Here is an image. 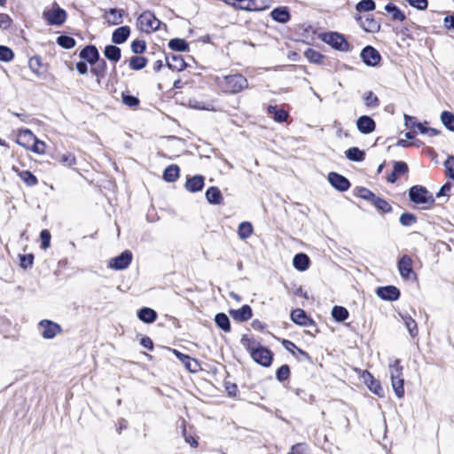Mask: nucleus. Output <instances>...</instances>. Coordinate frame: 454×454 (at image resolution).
<instances>
[{
    "instance_id": "nucleus-1",
    "label": "nucleus",
    "mask_w": 454,
    "mask_h": 454,
    "mask_svg": "<svg viewBox=\"0 0 454 454\" xmlns=\"http://www.w3.org/2000/svg\"><path fill=\"white\" fill-rule=\"evenodd\" d=\"M218 83L226 93H238L247 87V80L241 74L226 75Z\"/></svg>"
},
{
    "instance_id": "nucleus-2",
    "label": "nucleus",
    "mask_w": 454,
    "mask_h": 454,
    "mask_svg": "<svg viewBox=\"0 0 454 454\" xmlns=\"http://www.w3.org/2000/svg\"><path fill=\"white\" fill-rule=\"evenodd\" d=\"M160 24L161 22L149 11L141 13L137 20L138 29L147 34L158 30Z\"/></svg>"
},
{
    "instance_id": "nucleus-3",
    "label": "nucleus",
    "mask_w": 454,
    "mask_h": 454,
    "mask_svg": "<svg viewBox=\"0 0 454 454\" xmlns=\"http://www.w3.org/2000/svg\"><path fill=\"white\" fill-rule=\"evenodd\" d=\"M410 199L416 204H429L432 205L434 202V199L431 192H429L425 187L415 185L410 189L409 192Z\"/></svg>"
},
{
    "instance_id": "nucleus-4",
    "label": "nucleus",
    "mask_w": 454,
    "mask_h": 454,
    "mask_svg": "<svg viewBox=\"0 0 454 454\" xmlns=\"http://www.w3.org/2000/svg\"><path fill=\"white\" fill-rule=\"evenodd\" d=\"M322 40L330 44L332 47L338 51H348V43L344 36L336 32L325 33L322 35Z\"/></svg>"
},
{
    "instance_id": "nucleus-5",
    "label": "nucleus",
    "mask_w": 454,
    "mask_h": 454,
    "mask_svg": "<svg viewBox=\"0 0 454 454\" xmlns=\"http://www.w3.org/2000/svg\"><path fill=\"white\" fill-rule=\"evenodd\" d=\"M132 261V254L130 251L126 250L122 252L120 255L111 259L108 266L116 270H121L130 264Z\"/></svg>"
},
{
    "instance_id": "nucleus-6",
    "label": "nucleus",
    "mask_w": 454,
    "mask_h": 454,
    "mask_svg": "<svg viewBox=\"0 0 454 454\" xmlns=\"http://www.w3.org/2000/svg\"><path fill=\"white\" fill-rule=\"evenodd\" d=\"M251 357L254 362L262 365L269 366L271 364L272 356L270 351L263 347L259 346L251 354Z\"/></svg>"
},
{
    "instance_id": "nucleus-7",
    "label": "nucleus",
    "mask_w": 454,
    "mask_h": 454,
    "mask_svg": "<svg viewBox=\"0 0 454 454\" xmlns=\"http://www.w3.org/2000/svg\"><path fill=\"white\" fill-rule=\"evenodd\" d=\"M43 17L51 25H61L65 22L67 13L63 9L54 8L43 12Z\"/></svg>"
},
{
    "instance_id": "nucleus-8",
    "label": "nucleus",
    "mask_w": 454,
    "mask_h": 454,
    "mask_svg": "<svg viewBox=\"0 0 454 454\" xmlns=\"http://www.w3.org/2000/svg\"><path fill=\"white\" fill-rule=\"evenodd\" d=\"M39 327L44 339H52L61 331L58 324L50 320H42L39 323Z\"/></svg>"
},
{
    "instance_id": "nucleus-9",
    "label": "nucleus",
    "mask_w": 454,
    "mask_h": 454,
    "mask_svg": "<svg viewBox=\"0 0 454 454\" xmlns=\"http://www.w3.org/2000/svg\"><path fill=\"white\" fill-rule=\"evenodd\" d=\"M361 58L365 65L375 67L380 60V53L372 46H366L361 52Z\"/></svg>"
},
{
    "instance_id": "nucleus-10",
    "label": "nucleus",
    "mask_w": 454,
    "mask_h": 454,
    "mask_svg": "<svg viewBox=\"0 0 454 454\" xmlns=\"http://www.w3.org/2000/svg\"><path fill=\"white\" fill-rule=\"evenodd\" d=\"M362 378L364 384L372 393L380 397L384 396L383 387H381L379 381L374 380L373 376L370 372H364Z\"/></svg>"
},
{
    "instance_id": "nucleus-11",
    "label": "nucleus",
    "mask_w": 454,
    "mask_h": 454,
    "mask_svg": "<svg viewBox=\"0 0 454 454\" xmlns=\"http://www.w3.org/2000/svg\"><path fill=\"white\" fill-rule=\"evenodd\" d=\"M398 270L403 278H411V275L414 273L412 270V260L410 256L403 255L400 258L398 262Z\"/></svg>"
},
{
    "instance_id": "nucleus-12",
    "label": "nucleus",
    "mask_w": 454,
    "mask_h": 454,
    "mask_svg": "<svg viewBox=\"0 0 454 454\" xmlns=\"http://www.w3.org/2000/svg\"><path fill=\"white\" fill-rule=\"evenodd\" d=\"M357 129L363 134H370L375 130V121L367 115L359 117L356 121Z\"/></svg>"
},
{
    "instance_id": "nucleus-13",
    "label": "nucleus",
    "mask_w": 454,
    "mask_h": 454,
    "mask_svg": "<svg viewBox=\"0 0 454 454\" xmlns=\"http://www.w3.org/2000/svg\"><path fill=\"white\" fill-rule=\"evenodd\" d=\"M125 15L124 10H118L115 8H112L109 11L106 12L104 18L109 25L116 26L120 25L123 22V17Z\"/></svg>"
},
{
    "instance_id": "nucleus-14",
    "label": "nucleus",
    "mask_w": 454,
    "mask_h": 454,
    "mask_svg": "<svg viewBox=\"0 0 454 454\" xmlns=\"http://www.w3.org/2000/svg\"><path fill=\"white\" fill-rule=\"evenodd\" d=\"M377 294L386 301H396L400 296V291L395 286H387L378 288Z\"/></svg>"
},
{
    "instance_id": "nucleus-15",
    "label": "nucleus",
    "mask_w": 454,
    "mask_h": 454,
    "mask_svg": "<svg viewBox=\"0 0 454 454\" xmlns=\"http://www.w3.org/2000/svg\"><path fill=\"white\" fill-rule=\"evenodd\" d=\"M35 137H36L33 134V132L30 129H20L16 139V143L28 150Z\"/></svg>"
},
{
    "instance_id": "nucleus-16",
    "label": "nucleus",
    "mask_w": 454,
    "mask_h": 454,
    "mask_svg": "<svg viewBox=\"0 0 454 454\" xmlns=\"http://www.w3.org/2000/svg\"><path fill=\"white\" fill-rule=\"evenodd\" d=\"M328 180L333 187L342 192L347 191L350 186L346 177L334 172L329 174Z\"/></svg>"
},
{
    "instance_id": "nucleus-17",
    "label": "nucleus",
    "mask_w": 454,
    "mask_h": 454,
    "mask_svg": "<svg viewBox=\"0 0 454 454\" xmlns=\"http://www.w3.org/2000/svg\"><path fill=\"white\" fill-rule=\"evenodd\" d=\"M166 62L168 67L173 71H182L185 68L186 64L178 54H172L166 57Z\"/></svg>"
},
{
    "instance_id": "nucleus-18",
    "label": "nucleus",
    "mask_w": 454,
    "mask_h": 454,
    "mask_svg": "<svg viewBox=\"0 0 454 454\" xmlns=\"http://www.w3.org/2000/svg\"><path fill=\"white\" fill-rule=\"evenodd\" d=\"M230 313L235 320L239 322L247 321L253 316L252 309L248 305H244L239 309H232Z\"/></svg>"
},
{
    "instance_id": "nucleus-19",
    "label": "nucleus",
    "mask_w": 454,
    "mask_h": 454,
    "mask_svg": "<svg viewBox=\"0 0 454 454\" xmlns=\"http://www.w3.org/2000/svg\"><path fill=\"white\" fill-rule=\"evenodd\" d=\"M174 353L176 355V356L184 364V366L186 367V369L192 372H195L199 370L200 368V364H198V362L190 357L189 356L187 355H184L177 350H174Z\"/></svg>"
},
{
    "instance_id": "nucleus-20",
    "label": "nucleus",
    "mask_w": 454,
    "mask_h": 454,
    "mask_svg": "<svg viewBox=\"0 0 454 454\" xmlns=\"http://www.w3.org/2000/svg\"><path fill=\"white\" fill-rule=\"evenodd\" d=\"M12 169L20 176V178L27 185L35 186L37 184L38 180L35 175L28 170H20L16 166H12Z\"/></svg>"
},
{
    "instance_id": "nucleus-21",
    "label": "nucleus",
    "mask_w": 454,
    "mask_h": 454,
    "mask_svg": "<svg viewBox=\"0 0 454 454\" xmlns=\"http://www.w3.org/2000/svg\"><path fill=\"white\" fill-rule=\"evenodd\" d=\"M80 58L87 60L90 64H95L98 60L99 54L95 46L90 45L82 50Z\"/></svg>"
},
{
    "instance_id": "nucleus-22",
    "label": "nucleus",
    "mask_w": 454,
    "mask_h": 454,
    "mask_svg": "<svg viewBox=\"0 0 454 454\" xmlns=\"http://www.w3.org/2000/svg\"><path fill=\"white\" fill-rule=\"evenodd\" d=\"M204 186V177L202 176H194L187 179L185 188L191 192H197L202 190Z\"/></svg>"
},
{
    "instance_id": "nucleus-23",
    "label": "nucleus",
    "mask_w": 454,
    "mask_h": 454,
    "mask_svg": "<svg viewBox=\"0 0 454 454\" xmlns=\"http://www.w3.org/2000/svg\"><path fill=\"white\" fill-rule=\"evenodd\" d=\"M130 34V28L127 26L118 27L112 35V41L114 43L121 44L126 42Z\"/></svg>"
},
{
    "instance_id": "nucleus-24",
    "label": "nucleus",
    "mask_w": 454,
    "mask_h": 454,
    "mask_svg": "<svg viewBox=\"0 0 454 454\" xmlns=\"http://www.w3.org/2000/svg\"><path fill=\"white\" fill-rule=\"evenodd\" d=\"M205 196L210 204L218 205L223 200L221 191L215 186L209 187L207 190Z\"/></svg>"
},
{
    "instance_id": "nucleus-25",
    "label": "nucleus",
    "mask_w": 454,
    "mask_h": 454,
    "mask_svg": "<svg viewBox=\"0 0 454 454\" xmlns=\"http://www.w3.org/2000/svg\"><path fill=\"white\" fill-rule=\"evenodd\" d=\"M293 264L298 270H306L309 266V259L305 254H298L294 257Z\"/></svg>"
},
{
    "instance_id": "nucleus-26",
    "label": "nucleus",
    "mask_w": 454,
    "mask_h": 454,
    "mask_svg": "<svg viewBox=\"0 0 454 454\" xmlns=\"http://www.w3.org/2000/svg\"><path fill=\"white\" fill-rule=\"evenodd\" d=\"M291 318L294 323L300 325H308L309 324L311 323V321L306 316L304 310L301 309H296L293 310L291 313Z\"/></svg>"
},
{
    "instance_id": "nucleus-27",
    "label": "nucleus",
    "mask_w": 454,
    "mask_h": 454,
    "mask_svg": "<svg viewBox=\"0 0 454 454\" xmlns=\"http://www.w3.org/2000/svg\"><path fill=\"white\" fill-rule=\"evenodd\" d=\"M137 317L141 321L151 324L156 320L157 313L150 308H143L138 311Z\"/></svg>"
},
{
    "instance_id": "nucleus-28",
    "label": "nucleus",
    "mask_w": 454,
    "mask_h": 454,
    "mask_svg": "<svg viewBox=\"0 0 454 454\" xmlns=\"http://www.w3.org/2000/svg\"><path fill=\"white\" fill-rule=\"evenodd\" d=\"M271 18L278 22L286 23L290 19V14L286 8H276L270 13Z\"/></svg>"
},
{
    "instance_id": "nucleus-29",
    "label": "nucleus",
    "mask_w": 454,
    "mask_h": 454,
    "mask_svg": "<svg viewBox=\"0 0 454 454\" xmlns=\"http://www.w3.org/2000/svg\"><path fill=\"white\" fill-rule=\"evenodd\" d=\"M104 54L109 60L118 62L121 59V49L114 45H108L105 48Z\"/></svg>"
},
{
    "instance_id": "nucleus-30",
    "label": "nucleus",
    "mask_w": 454,
    "mask_h": 454,
    "mask_svg": "<svg viewBox=\"0 0 454 454\" xmlns=\"http://www.w3.org/2000/svg\"><path fill=\"white\" fill-rule=\"evenodd\" d=\"M269 114L273 115L274 121L278 122H284L286 121L288 117V114L286 111L283 109H278L275 106H269L268 107Z\"/></svg>"
},
{
    "instance_id": "nucleus-31",
    "label": "nucleus",
    "mask_w": 454,
    "mask_h": 454,
    "mask_svg": "<svg viewBox=\"0 0 454 454\" xmlns=\"http://www.w3.org/2000/svg\"><path fill=\"white\" fill-rule=\"evenodd\" d=\"M216 325L223 331L228 333L231 331V323L229 317L224 313H218L215 317Z\"/></svg>"
},
{
    "instance_id": "nucleus-32",
    "label": "nucleus",
    "mask_w": 454,
    "mask_h": 454,
    "mask_svg": "<svg viewBox=\"0 0 454 454\" xmlns=\"http://www.w3.org/2000/svg\"><path fill=\"white\" fill-rule=\"evenodd\" d=\"M403 369V368L400 364V361L398 359H395L392 363H390L388 366L390 380L402 378Z\"/></svg>"
},
{
    "instance_id": "nucleus-33",
    "label": "nucleus",
    "mask_w": 454,
    "mask_h": 454,
    "mask_svg": "<svg viewBox=\"0 0 454 454\" xmlns=\"http://www.w3.org/2000/svg\"><path fill=\"white\" fill-rule=\"evenodd\" d=\"M385 11L391 14L394 20L403 21L405 20V15L403 12H401V10L393 4H387L385 6Z\"/></svg>"
},
{
    "instance_id": "nucleus-34",
    "label": "nucleus",
    "mask_w": 454,
    "mask_h": 454,
    "mask_svg": "<svg viewBox=\"0 0 454 454\" xmlns=\"http://www.w3.org/2000/svg\"><path fill=\"white\" fill-rule=\"evenodd\" d=\"M403 324L405 325L410 335L414 338L418 335V325L416 321L410 316H402Z\"/></svg>"
},
{
    "instance_id": "nucleus-35",
    "label": "nucleus",
    "mask_w": 454,
    "mask_h": 454,
    "mask_svg": "<svg viewBox=\"0 0 454 454\" xmlns=\"http://www.w3.org/2000/svg\"><path fill=\"white\" fill-rule=\"evenodd\" d=\"M106 71V64L105 60L98 62L97 65L91 69V73L96 76L98 83L105 78Z\"/></svg>"
},
{
    "instance_id": "nucleus-36",
    "label": "nucleus",
    "mask_w": 454,
    "mask_h": 454,
    "mask_svg": "<svg viewBox=\"0 0 454 454\" xmlns=\"http://www.w3.org/2000/svg\"><path fill=\"white\" fill-rule=\"evenodd\" d=\"M179 176V168L176 165L168 166L163 174V178L167 182H175Z\"/></svg>"
},
{
    "instance_id": "nucleus-37",
    "label": "nucleus",
    "mask_w": 454,
    "mask_h": 454,
    "mask_svg": "<svg viewBox=\"0 0 454 454\" xmlns=\"http://www.w3.org/2000/svg\"><path fill=\"white\" fill-rule=\"evenodd\" d=\"M58 160L65 167L72 168L76 164V158L71 153H65L57 156Z\"/></svg>"
},
{
    "instance_id": "nucleus-38",
    "label": "nucleus",
    "mask_w": 454,
    "mask_h": 454,
    "mask_svg": "<svg viewBox=\"0 0 454 454\" xmlns=\"http://www.w3.org/2000/svg\"><path fill=\"white\" fill-rule=\"evenodd\" d=\"M225 4L235 8L245 11L251 10V0H224Z\"/></svg>"
},
{
    "instance_id": "nucleus-39",
    "label": "nucleus",
    "mask_w": 454,
    "mask_h": 454,
    "mask_svg": "<svg viewBox=\"0 0 454 454\" xmlns=\"http://www.w3.org/2000/svg\"><path fill=\"white\" fill-rule=\"evenodd\" d=\"M253 233V226L248 222H243L239 225L238 234L241 239H247Z\"/></svg>"
},
{
    "instance_id": "nucleus-40",
    "label": "nucleus",
    "mask_w": 454,
    "mask_h": 454,
    "mask_svg": "<svg viewBox=\"0 0 454 454\" xmlns=\"http://www.w3.org/2000/svg\"><path fill=\"white\" fill-rule=\"evenodd\" d=\"M333 317L338 321L342 322L348 317V311L341 306H334L332 309Z\"/></svg>"
},
{
    "instance_id": "nucleus-41",
    "label": "nucleus",
    "mask_w": 454,
    "mask_h": 454,
    "mask_svg": "<svg viewBox=\"0 0 454 454\" xmlns=\"http://www.w3.org/2000/svg\"><path fill=\"white\" fill-rule=\"evenodd\" d=\"M168 46L173 51H186L189 49L188 43L184 39H171L168 43Z\"/></svg>"
},
{
    "instance_id": "nucleus-42",
    "label": "nucleus",
    "mask_w": 454,
    "mask_h": 454,
    "mask_svg": "<svg viewBox=\"0 0 454 454\" xmlns=\"http://www.w3.org/2000/svg\"><path fill=\"white\" fill-rule=\"evenodd\" d=\"M392 388L398 398L404 395L403 377L391 380Z\"/></svg>"
},
{
    "instance_id": "nucleus-43",
    "label": "nucleus",
    "mask_w": 454,
    "mask_h": 454,
    "mask_svg": "<svg viewBox=\"0 0 454 454\" xmlns=\"http://www.w3.org/2000/svg\"><path fill=\"white\" fill-rule=\"evenodd\" d=\"M346 156L350 160L362 161L364 159V153L357 147H352L346 151Z\"/></svg>"
},
{
    "instance_id": "nucleus-44",
    "label": "nucleus",
    "mask_w": 454,
    "mask_h": 454,
    "mask_svg": "<svg viewBox=\"0 0 454 454\" xmlns=\"http://www.w3.org/2000/svg\"><path fill=\"white\" fill-rule=\"evenodd\" d=\"M442 124L450 131L454 132V114L448 111H443L441 114Z\"/></svg>"
},
{
    "instance_id": "nucleus-45",
    "label": "nucleus",
    "mask_w": 454,
    "mask_h": 454,
    "mask_svg": "<svg viewBox=\"0 0 454 454\" xmlns=\"http://www.w3.org/2000/svg\"><path fill=\"white\" fill-rule=\"evenodd\" d=\"M28 150L36 154L43 155L46 152V145L44 142L35 137Z\"/></svg>"
},
{
    "instance_id": "nucleus-46",
    "label": "nucleus",
    "mask_w": 454,
    "mask_h": 454,
    "mask_svg": "<svg viewBox=\"0 0 454 454\" xmlns=\"http://www.w3.org/2000/svg\"><path fill=\"white\" fill-rule=\"evenodd\" d=\"M147 60L144 57L135 56L129 60V67L133 70H140L146 66Z\"/></svg>"
},
{
    "instance_id": "nucleus-47",
    "label": "nucleus",
    "mask_w": 454,
    "mask_h": 454,
    "mask_svg": "<svg viewBox=\"0 0 454 454\" xmlns=\"http://www.w3.org/2000/svg\"><path fill=\"white\" fill-rule=\"evenodd\" d=\"M356 9L357 12H369L375 9V3L373 0H361L356 4Z\"/></svg>"
},
{
    "instance_id": "nucleus-48",
    "label": "nucleus",
    "mask_w": 454,
    "mask_h": 454,
    "mask_svg": "<svg viewBox=\"0 0 454 454\" xmlns=\"http://www.w3.org/2000/svg\"><path fill=\"white\" fill-rule=\"evenodd\" d=\"M28 67L34 74H35L37 75L42 74V72H41L42 62H41V59L39 57H37V56L31 57L28 60Z\"/></svg>"
},
{
    "instance_id": "nucleus-49",
    "label": "nucleus",
    "mask_w": 454,
    "mask_h": 454,
    "mask_svg": "<svg viewBox=\"0 0 454 454\" xmlns=\"http://www.w3.org/2000/svg\"><path fill=\"white\" fill-rule=\"evenodd\" d=\"M57 43L65 49H72L75 45V41L68 35H60L57 39Z\"/></svg>"
},
{
    "instance_id": "nucleus-50",
    "label": "nucleus",
    "mask_w": 454,
    "mask_h": 454,
    "mask_svg": "<svg viewBox=\"0 0 454 454\" xmlns=\"http://www.w3.org/2000/svg\"><path fill=\"white\" fill-rule=\"evenodd\" d=\"M364 101L369 107H376L380 104L378 97L374 95L372 91H368L364 94Z\"/></svg>"
},
{
    "instance_id": "nucleus-51",
    "label": "nucleus",
    "mask_w": 454,
    "mask_h": 454,
    "mask_svg": "<svg viewBox=\"0 0 454 454\" xmlns=\"http://www.w3.org/2000/svg\"><path fill=\"white\" fill-rule=\"evenodd\" d=\"M241 343L249 351L250 355L259 347V344L254 339L247 336H243Z\"/></svg>"
},
{
    "instance_id": "nucleus-52",
    "label": "nucleus",
    "mask_w": 454,
    "mask_h": 454,
    "mask_svg": "<svg viewBox=\"0 0 454 454\" xmlns=\"http://www.w3.org/2000/svg\"><path fill=\"white\" fill-rule=\"evenodd\" d=\"M372 202L377 208L383 212H389L391 210V206L385 200L380 199L376 195Z\"/></svg>"
},
{
    "instance_id": "nucleus-53",
    "label": "nucleus",
    "mask_w": 454,
    "mask_h": 454,
    "mask_svg": "<svg viewBox=\"0 0 454 454\" xmlns=\"http://www.w3.org/2000/svg\"><path fill=\"white\" fill-rule=\"evenodd\" d=\"M446 176L454 180V156L450 155L444 161Z\"/></svg>"
},
{
    "instance_id": "nucleus-54",
    "label": "nucleus",
    "mask_w": 454,
    "mask_h": 454,
    "mask_svg": "<svg viewBox=\"0 0 454 454\" xmlns=\"http://www.w3.org/2000/svg\"><path fill=\"white\" fill-rule=\"evenodd\" d=\"M14 57L13 51L6 47L0 45V60L4 62L11 61Z\"/></svg>"
},
{
    "instance_id": "nucleus-55",
    "label": "nucleus",
    "mask_w": 454,
    "mask_h": 454,
    "mask_svg": "<svg viewBox=\"0 0 454 454\" xmlns=\"http://www.w3.org/2000/svg\"><path fill=\"white\" fill-rule=\"evenodd\" d=\"M399 221L403 226H411L416 223L417 218L411 213H403L401 215Z\"/></svg>"
},
{
    "instance_id": "nucleus-56",
    "label": "nucleus",
    "mask_w": 454,
    "mask_h": 454,
    "mask_svg": "<svg viewBox=\"0 0 454 454\" xmlns=\"http://www.w3.org/2000/svg\"><path fill=\"white\" fill-rule=\"evenodd\" d=\"M305 56L310 62H313V63H320L323 59L322 54H320L318 51L312 50V49L307 50L305 51Z\"/></svg>"
},
{
    "instance_id": "nucleus-57",
    "label": "nucleus",
    "mask_w": 454,
    "mask_h": 454,
    "mask_svg": "<svg viewBox=\"0 0 454 454\" xmlns=\"http://www.w3.org/2000/svg\"><path fill=\"white\" fill-rule=\"evenodd\" d=\"M290 375V369H289V366L288 365H282L278 368V370L277 371V379L279 380V381H284L286 380V379H288Z\"/></svg>"
},
{
    "instance_id": "nucleus-58",
    "label": "nucleus",
    "mask_w": 454,
    "mask_h": 454,
    "mask_svg": "<svg viewBox=\"0 0 454 454\" xmlns=\"http://www.w3.org/2000/svg\"><path fill=\"white\" fill-rule=\"evenodd\" d=\"M121 98H122L123 104L129 107L136 106L139 103L138 98L134 96H131V95H127V94L122 93Z\"/></svg>"
},
{
    "instance_id": "nucleus-59",
    "label": "nucleus",
    "mask_w": 454,
    "mask_h": 454,
    "mask_svg": "<svg viewBox=\"0 0 454 454\" xmlns=\"http://www.w3.org/2000/svg\"><path fill=\"white\" fill-rule=\"evenodd\" d=\"M131 50L134 53H142L145 50V42L142 40H135L131 43Z\"/></svg>"
},
{
    "instance_id": "nucleus-60",
    "label": "nucleus",
    "mask_w": 454,
    "mask_h": 454,
    "mask_svg": "<svg viewBox=\"0 0 454 454\" xmlns=\"http://www.w3.org/2000/svg\"><path fill=\"white\" fill-rule=\"evenodd\" d=\"M393 171L397 175H403L408 171V166L403 161H396L394 164Z\"/></svg>"
},
{
    "instance_id": "nucleus-61",
    "label": "nucleus",
    "mask_w": 454,
    "mask_h": 454,
    "mask_svg": "<svg viewBox=\"0 0 454 454\" xmlns=\"http://www.w3.org/2000/svg\"><path fill=\"white\" fill-rule=\"evenodd\" d=\"M282 344L286 349L292 352L293 354H294V350H296L298 353L301 355H306V353L303 350L296 347V345L290 340H284Z\"/></svg>"
},
{
    "instance_id": "nucleus-62",
    "label": "nucleus",
    "mask_w": 454,
    "mask_h": 454,
    "mask_svg": "<svg viewBox=\"0 0 454 454\" xmlns=\"http://www.w3.org/2000/svg\"><path fill=\"white\" fill-rule=\"evenodd\" d=\"M40 238L42 240V247L47 249L51 244V234L47 230L41 231Z\"/></svg>"
},
{
    "instance_id": "nucleus-63",
    "label": "nucleus",
    "mask_w": 454,
    "mask_h": 454,
    "mask_svg": "<svg viewBox=\"0 0 454 454\" xmlns=\"http://www.w3.org/2000/svg\"><path fill=\"white\" fill-rule=\"evenodd\" d=\"M412 7L418 10H426L427 8V0H406Z\"/></svg>"
},
{
    "instance_id": "nucleus-64",
    "label": "nucleus",
    "mask_w": 454,
    "mask_h": 454,
    "mask_svg": "<svg viewBox=\"0 0 454 454\" xmlns=\"http://www.w3.org/2000/svg\"><path fill=\"white\" fill-rule=\"evenodd\" d=\"M34 256L32 254H25L20 256V266L24 269L31 267L33 264Z\"/></svg>"
}]
</instances>
